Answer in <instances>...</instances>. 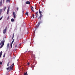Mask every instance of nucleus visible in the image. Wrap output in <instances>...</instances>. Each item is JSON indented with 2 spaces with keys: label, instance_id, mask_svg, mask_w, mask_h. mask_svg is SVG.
<instances>
[{
  "label": "nucleus",
  "instance_id": "1",
  "mask_svg": "<svg viewBox=\"0 0 75 75\" xmlns=\"http://www.w3.org/2000/svg\"><path fill=\"white\" fill-rule=\"evenodd\" d=\"M39 12L40 13V16H39V17L38 18V20H41V17H42V12L40 11V9H39Z\"/></svg>",
  "mask_w": 75,
  "mask_h": 75
},
{
  "label": "nucleus",
  "instance_id": "2",
  "mask_svg": "<svg viewBox=\"0 0 75 75\" xmlns=\"http://www.w3.org/2000/svg\"><path fill=\"white\" fill-rule=\"evenodd\" d=\"M14 63H13L12 65H11L10 67H8V68H6V69H7L8 70V69H9L10 71H11L12 70V69L13 68V66L14 65Z\"/></svg>",
  "mask_w": 75,
  "mask_h": 75
},
{
  "label": "nucleus",
  "instance_id": "3",
  "mask_svg": "<svg viewBox=\"0 0 75 75\" xmlns=\"http://www.w3.org/2000/svg\"><path fill=\"white\" fill-rule=\"evenodd\" d=\"M0 45L1 46L0 47V48H2L3 47L4 45V41H2L0 43Z\"/></svg>",
  "mask_w": 75,
  "mask_h": 75
},
{
  "label": "nucleus",
  "instance_id": "4",
  "mask_svg": "<svg viewBox=\"0 0 75 75\" xmlns=\"http://www.w3.org/2000/svg\"><path fill=\"white\" fill-rule=\"evenodd\" d=\"M7 30V27H6L3 30V33L4 34H5V33H6V30Z\"/></svg>",
  "mask_w": 75,
  "mask_h": 75
},
{
  "label": "nucleus",
  "instance_id": "5",
  "mask_svg": "<svg viewBox=\"0 0 75 75\" xmlns=\"http://www.w3.org/2000/svg\"><path fill=\"white\" fill-rule=\"evenodd\" d=\"M13 18H16V14L15 13V12H13Z\"/></svg>",
  "mask_w": 75,
  "mask_h": 75
},
{
  "label": "nucleus",
  "instance_id": "6",
  "mask_svg": "<svg viewBox=\"0 0 75 75\" xmlns=\"http://www.w3.org/2000/svg\"><path fill=\"white\" fill-rule=\"evenodd\" d=\"M3 2L2 1V0H1L0 2V6H1L3 5Z\"/></svg>",
  "mask_w": 75,
  "mask_h": 75
},
{
  "label": "nucleus",
  "instance_id": "7",
  "mask_svg": "<svg viewBox=\"0 0 75 75\" xmlns=\"http://www.w3.org/2000/svg\"><path fill=\"white\" fill-rule=\"evenodd\" d=\"M25 3L26 4H30V2L29 1H27Z\"/></svg>",
  "mask_w": 75,
  "mask_h": 75
},
{
  "label": "nucleus",
  "instance_id": "8",
  "mask_svg": "<svg viewBox=\"0 0 75 75\" xmlns=\"http://www.w3.org/2000/svg\"><path fill=\"white\" fill-rule=\"evenodd\" d=\"M31 10L32 11H33V12H34V11L33 10H34V8L33 7H31Z\"/></svg>",
  "mask_w": 75,
  "mask_h": 75
},
{
  "label": "nucleus",
  "instance_id": "9",
  "mask_svg": "<svg viewBox=\"0 0 75 75\" xmlns=\"http://www.w3.org/2000/svg\"><path fill=\"white\" fill-rule=\"evenodd\" d=\"M39 27V25L38 24L36 25V27H35V29H37V28Z\"/></svg>",
  "mask_w": 75,
  "mask_h": 75
},
{
  "label": "nucleus",
  "instance_id": "10",
  "mask_svg": "<svg viewBox=\"0 0 75 75\" xmlns=\"http://www.w3.org/2000/svg\"><path fill=\"white\" fill-rule=\"evenodd\" d=\"M8 13H9V7H8V9L7 10V14H8Z\"/></svg>",
  "mask_w": 75,
  "mask_h": 75
},
{
  "label": "nucleus",
  "instance_id": "11",
  "mask_svg": "<svg viewBox=\"0 0 75 75\" xmlns=\"http://www.w3.org/2000/svg\"><path fill=\"white\" fill-rule=\"evenodd\" d=\"M9 47V43H8L7 45V48L8 49Z\"/></svg>",
  "mask_w": 75,
  "mask_h": 75
},
{
  "label": "nucleus",
  "instance_id": "12",
  "mask_svg": "<svg viewBox=\"0 0 75 75\" xmlns=\"http://www.w3.org/2000/svg\"><path fill=\"white\" fill-rule=\"evenodd\" d=\"M1 55H2V51H1L0 53V58L1 57Z\"/></svg>",
  "mask_w": 75,
  "mask_h": 75
},
{
  "label": "nucleus",
  "instance_id": "13",
  "mask_svg": "<svg viewBox=\"0 0 75 75\" xmlns=\"http://www.w3.org/2000/svg\"><path fill=\"white\" fill-rule=\"evenodd\" d=\"M11 21H12V22H13L14 21V19L13 18H12L11 19Z\"/></svg>",
  "mask_w": 75,
  "mask_h": 75
},
{
  "label": "nucleus",
  "instance_id": "14",
  "mask_svg": "<svg viewBox=\"0 0 75 75\" xmlns=\"http://www.w3.org/2000/svg\"><path fill=\"white\" fill-rule=\"evenodd\" d=\"M38 12H37L36 13V16L37 17L38 16Z\"/></svg>",
  "mask_w": 75,
  "mask_h": 75
},
{
  "label": "nucleus",
  "instance_id": "15",
  "mask_svg": "<svg viewBox=\"0 0 75 75\" xmlns=\"http://www.w3.org/2000/svg\"><path fill=\"white\" fill-rule=\"evenodd\" d=\"M2 11V9L0 10V16L1 15V12Z\"/></svg>",
  "mask_w": 75,
  "mask_h": 75
},
{
  "label": "nucleus",
  "instance_id": "16",
  "mask_svg": "<svg viewBox=\"0 0 75 75\" xmlns=\"http://www.w3.org/2000/svg\"><path fill=\"white\" fill-rule=\"evenodd\" d=\"M24 75H28V74H27V72L26 71L25 72V73Z\"/></svg>",
  "mask_w": 75,
  "mask_h": 75
},
{
  "label": "nucleus",
  "instance_id": "17",
  "mask_svg": "<svg viewBox=\"0 0 75 75\" xmlns=\"http://www.w3.org/2000/svg\"><path fill=\"white\" fill-rule=\"evenodd\" d=\"M9 64H10V62H8V63L7 64V65L8 67V66H9Z\"/></svg>",
  "mask_w": 75,
  "mask_h": 75
},
{
  "label": "nucleus",
  "instance_id": "18",
  "mask_svg": "<svg viewBox=\"0 0 75 75\" xmlns=\"http://www.w3.org/2000/svg\"><path fill=\"white\" fill-rule=\"evenodd\" d=\"M6 6L4 7V11H5V10H6Z\"/></svg>",
  "mask_w": 75,
  "mask_h": 75
},
{
  "label": "nucleus",
  "instance_id": "19",
  "mask_svg": "<svg viewBox=\"0 0 75 75\" xmlns=\"http://www.w3.org/2000/svg\"><path fill=\"white\" fill-rule=\"evenodd\" d=\"M10 2V0H6V2Z\"/></svg>",
  "mask_w": 75,
  "mask_h": 75
},
{
  "label": "nucleus",
  "instance_id": "20",
  "mask_svg": "<svg viewBox=\"0 0 75 75\" xmlns=\"http://www.w3.org/2000/svg\"><path fill=\"white\" fill-rule=\"evenodd\" d=\"M25 15H26V16H28V12H27L25 14Z\"/></svg>",
  "mask_w": 75,
  "mask_h": 75
},
{
  "label": "nucleus",
  "instance_id": "21",
  "mask_svg": "<svg viewBox=\"0 0 75 75\" xmlns=\"http://www.w3.org/2000/svg\"><path fill=\"white\" fill-rule=\"evenodd\" d=\"M14 39H13V40L11 42V43L13 44V42H14Z\"/></svg>",
  "mask_w": 75,
  "mask_h": 75
},
{
  "label": "nucleus",
  "instance_id": "22",
  "mask_svg": "<svg viewBox=\"0 0 75 75\" xmlns=\"http://www.w3.org/2000/svg\"><path fill=\"white\" fill-rule=\"evenodd\" d=\"M2 18H3V16L1 17V18H0V20H1Z\"/></svg>",
  "mask_w": 75,
  "mask_h": 75
},
{
  "label": "nucleus",
  "instance_id": "23",
  "mask_svg": "<svg viewBox=\"0 0 75 75\" xmlns=\"http://www.w3.org/2000/svg\"><path fill=\"white\" fill-rule=\"evenodd\" d=\"M40 24H41V22H38V24L39 25H40Z\"/></svg>",
  "mask_w": 75,
  "mask_h": 75
},
{
  "label": "nucleus",
  "instance_id": "24",
  "mask_svg": "<svg viewBox=\"0 0 75 75\" xmlns=\"http://www.w3.org/2000/svg\"><path fill=\"white\" fill-rule=\"evenodd\" d=\"M5 55H6V53H4V56H3V57H5Z\"/></svg>",
  "mask_w": 75,
  "mask_h": 75
},
{
  "label": "nucleus",
  "instance_id": "25",
  "mask_svg": "<svg viewBox=\"0 0 75 75\" xmlns=\"http://www.w3.org/2000/svg\"><path fill=\"white\" fill-rule=\"evenodd\" d=\"M12 44H13V43H11V48L12 47Z\"/></svg>",
  "mask_w": 75,
  "mask_h": 75
},
{
  "label": "nucleus",
  "instance_id": "26",
  "mask_svg": "<svg viewBox=\"0 0 75 75\" xmlns=\"http://www.w3.org/2000/svg\"><path fill=\"white\" fill-rule=\"evenodd\" d=\"M9 17H10L9 16L8 17V18H7V20H8V19H9Z\"/></svg>",
  "mask_w": 75,
  "mask_h": 75
},
{
  "label": "nucleus",
  "instance_id": "27",
  "mask_svg": "<svg viewBox=\"0 0 75 75\" xmlns=\"http://www.w3.org/2000/svg\"><path fill=\"white\" fill-rule=\"evenodd\" d=\"M14 33L13 34L12 37H14Z\"/></svg>",
  "mask_w": 75,
  "mask_h": 75
},
{
  "label": "nucleus",
  "instance_id": "28",
  "mask_svg": "<svg viewBox=\"0 0 75 75\" xmlns=\"http://www.w3.org/2000/svg\"><path fill=\"white\" fill-rule=\"evenodd\" d=\"M0 65H2V62H0Z\"/></svg>",
  "mask_w": 75,
  "mask_h": 75
},
{
  "label": "nucleus",
  "instance_id": "29",
  "mask_svg": "<svg viewBox=\"0 0 75 75\" xmlns=\"http://www.w3.org/2000/svg\"><path fill=\"white\" fill-rule=\"evenodd\" d=\"M30 65V63L28 62V65Z\"/></svg>",
  "mask_w": 75,
  "mask_h": 75
},
{
  "label": "nucleus",
  "instance_id": "30",
  "mask_svg": "<svg viewBox=\"0 0 75 75\" xmlns=\"http://www.w3.org/2000/svg\"><path fill=\"white\" fill-rule=\"evenodd\" d=\"M17 11H18V8H17Z\"/></svg>",
  "mask_w": 75,
  "mask_h": 75
},
{
  "label": "nucleus",
  "instance_id": "31",
  "mask_svg": "<svg viewBox=\"0 0 75 75\" xmlns=\"http://www.w3.org/2000/svg\"><path fill=\"white\" fill-rule=\"evenodd\" d=\"M2 0L3 1V3H4V1H5V0Z\"/></svg>",
  "mask_w": 75,
  "mask_h": 75
},
{
  "label": "nucleus",
  "instance_id": "32",
  "mask_svg": "<svg viewBox=\"0 0 75 75\" xmlns=\"http://www.w3.org/2000/svg\"><path fill=\"white\" fill-rule=\"evenodd\" d=\"M33 18H34V14H33Z\"/></svg>",
  "mask_w": 75,
  "mask_h": 75
},
{
  "label": "nucleus",
  "instance_id": "33",
  "mask_svg": "<svg viewBox=\"0 0 75 75\" xmlns=\"http://www.w3.org/2000/svg\"><path fill=\"white\" fill-rule=\"evenodd\" d=\"M13 38H14V37H12V40H13Z\"/></svg>",
  "mask_w": 75,
  "mask_h": 75
},
{
  "label": "nucleus",
  "instance_id": "34",
  "mask_svg": "<svg viewBox=\"0 0 75 75\" xmlns=\"http://www.w3.org/2000/svg\"><path fill=\"white\" fill-rule=\"evenodd\" d=\"M15 47H16V48H17V45H16L15 46Z\"/></svg>",
  "mask_w": 75,
  "mask_h": 75
},
{
  "label": "nucleus",
  "instance_id": "35",
  "mask_svg": "<svg viewBox=\"0 0 75 75\" xmlns=\"http://www.w3.org/2000/svg\"><path fill=\"white\" fill-rule=\"evenodd\" d=\"M20 45H21V44H20Z\"/></svg>",
  "mask_w": 75,
  "mask_h": 75
},
{
  "label": "nucleus",
  "instance_id": "36",
  "mask_svg": "<svg viewBox=\"0 0 75 75\" xmlns=\"http://www.w3.org/2000/svg\"><path fill=\"white\" fill-rule=\"evenodd\" d=\"M35 9H36V8H35Z\"/></svg>",
  "mask_w": 75,
  "mask_h": 75
},
{
  "label": "nucleus",
  "instance_id": "37",
  "mask_svg": "<svg viewBox=\"0 0 75 75\" xmlns=\"http://www.w3.org/2000/svg\"><path fill=\"white\" fill-rule=\"evenodd\" d=\"M0 41H1V40H0Z\"/></svg>",
  "mask_w": 75,
  "mask_h": 75
}]
</instances>
